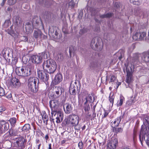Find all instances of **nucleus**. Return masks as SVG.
Masks as SVG:
<instances>
[{"label":"nucleus","instance_id":"1","mask_svg":"<svg viewBox=\"0 0 149 149\" xmlns=\"http://www.w3.org/2000/svg\"><path fill=\"white\" fill-rule=\"evenodd\" d=\"M79 116L75 114H71L69 115L64 120L65 125L68 126H74L76 129V126L79 123Z\"/></svg>","mask_w":149,"mask_h":149},{"label":"nucleus","instance_id":"2","mask_svg":"<svg viewBox=\"0 0 149 149\" xmlns=\"http://www.w3.org/2000/svg\"><path fill=\"white\" fill-rule=\"evenodd\" d=\"M42 67L44 69L46 70L50 74L54 73L57 68L56 62L52 59H48L43 63Z\"/></svg>","mask_w":149,"mask_h":149},{"label":"nucleus","instance_id":"3","mask_svg":"<svg viewBox=\"0 0 149 149\" xmlns=\"http://www.w3.org/2000/svg\"><path fill=\"white\" fill-rule=\"evenodd\" d=\"M38 80L35 77H30L28 80V86L31 92L36 93L38 89Z\"/></svg>","mask_w":149,"mask_h":149},{"label":"nucleus","instance_id":"4","mask_svg":"<svg viewBox=\"0 0 149 149\" xmlns=\"http://www.w3.org/2000/svg\"><path fill=\"white\" fill-rule=\"evenodd\" d=\"M52 116L50 118L51 120H56L57 123H60L63 119V114L60 112L52 111L51 112Z\"/></svg>","mask_w":149,"mask_h":149},{"label":"nucleus","instance_id":"5","mask_svg":"<svg viewBox=\"0 0 149 149\" xmlns=\"http://www.w3.org/2000/svg\"><path fill=\"white\" fill-rule=\"evenodd\" d=\"M146 136H149V130L148 129V130L146 125H143L141 126L139 136V139L142 145L143 139L146 138Z\"/></svg>","mask_w":149,"mask_h":149},{"label":"nucleus","instance_id":"6","mask_svg":"<svg viewBox=\"0 0 149 149\" xmlns=\"http://www.w3.org/2000/svg\"><path fill=\"white\" fill-rule=\"evenodd\" d=\"M34 67L33 64L28 65L26 67H23V76H27L30 75L31 72L33 70Z\"/></svg>","mask_w":149,"mask_h":149},{"label":"nucleus","instance_id":"7","mask_svg":"<svg viewBox=\"0 0 149 149\" xmlns=\"http://www.w3.org/2000/svg\"><path fill=\"white\" fill-rule=\"evenodd\" d=\"M101 43L100 39L98 37L93 38L91 40V46L93 49H98Z\"/></svg>","mask_w":149,"mask_h":149},{"label":"nucleus","instance_id":"8","mask_svg":"<svg viewBox=\"0 0 149 149\" xmlns=\"http://www.w3.org/2000/svg\"><path fill=\"white\" fill-rule=\"evenodd\" d=\"M146 35V33L145 32H136L133 36L132 38L135 40H142L144 39Z\"/></svg>","mask_w":149,"mask_h":149},{"label":"nucleus","instance_id":"9","mask_svg":"<svg viewBox=\"0 0 149 149\" xmlns=\"http://www.w3.org/2000/svg\"><path fill=\"white\" fill-rule=\"evenodd\" d=\"M80 87L78 88L76 84L71 85L69 89L70 93V94L73 95H75L76 93H79L80 91Z\"/></svg>","mask_w":149,"mask_h":149},{"label":"nucleus","instance_id":"10","mask_svg":"<svg viewBox=\"0 0 149 149\" xmlns=\"http://www.w3.org/2000/svg\"><path fill=\"white\" fill-rule=\"evenodd\" d=\"M11 52V49L9 48H4L2 51V53L3 55V57L5 59L8 60L9 62H11V56H9L10 53Z\"/></svg>","mask_w":149,"mask_h":149},{"label":"nucleus","instance_id":"11","mask_svg":"<svg viewBox=\"0 0 149 149\" xmlns=\"http://www.w3.org/2000/svg\"><path fill=\"white\" fill-rule=\"evenodd\" d=\"M25 142H26V140L22 137L18 138L16 141V143L19 147V149H23L25 148Z\"/></svg>","mask_w":149,"mask_h":149},{"label":"nucleus","instance_id":"12","mask_svg":"<svg viewBox=\"0 0 149 149\" xmlns=\"http://www.w3.org/2000/svg\"><path fill=\"white\" fill-rule=\"evenodd\" d=\"M30 60L32 63L38 64L42 62V57L38 55H33L31 57Z\"/></svg>","mask_w":149,"mask_h":149},{"label":"nucleus","instance_id":"13","mask_svg":"<svg viewBox=\"0 0 149 149\" xmlns=\"http://www.w3.org/2000/svg\"><path fill=\"white\" fill-rule=\"evenodd\" d=\"M10 85L13 88H17L20 87V83L18 79L14 77L12 78L11 80Z\"/></svg>","mask_w":149,"mask_h":149},{"label":"nucleus","instance_id":"14","mask_svg":"<svg viewBox=\"0 0 149 149\" xmlns=\"http://www.w3.org/2000/svg\"><path fill=\"white\" fill-rule=\"evenodd\" d=\"M130 70L128 69V68L127 67L126 68V70L127 72V77L126 82L128 84H130L132 81V75L131 73L132 69L131 68Z\"/></svg>","mask_w":149,"mask_h":149},{"label":"nucleus","instance_id":"15","mask_svg":"<svg viewBox=\"0 0 149 149\" xmlns=\"http://www.w3.org/2000/svg\"><path fill=\"white\" fill-rule=\"evenodd\" d=\"M63 80L62 75L60 73L57 74L55 76L53 81V84L57 85L61 82Z\"/></svg>","mask_w":149,"mask_h":149},{"label":"nucleus","instance_id":"16","mask_svg":"<svg viewBox=\"0 0 149 149\" xmlns=\"http://www.w3.org/2000/svg\"><path fill=\"white\" fill-rule=\"evenodd\" d=\"M63 89L60 87L56 86L54 89L55 97H57L62 94Z\"/></svg>","mask_w":149,"mask_h":149},{"label":"nucleus","instance_id":"17","mask_svg":"<svg viewBox=\"0 0 149 149\" xmlns=\"http://www.w3.org/2000/svg\"><path fill=\"white\" fill-rule=\"evenodd\" d=\"M118 140L115 139L108 143V146L110 149H115Z\"/></svg>","mask_w":149,"mask_h":149},{"label":"nucleus","instance_id":"18","mask_svg":"<svg viewBox=\"0 0 149 149\" xmlns=\"http://www.w3.org/2000/svg\"><path fill=\"white\" fill-rule=\"evenodd\" d=\"M142 60L146 63L149 62V51L143 53L141 55Z\"/></svg>","mask_w":149,"mask_h":149},{"label":"nucleus","instance_id":"19","mask_svg":"<svg viewBox=\"0 0 149 149\" xmlns=\"http://www.w3.org/2000/svg\"><path fill=\"white\" fill-rule=\"evenodd\" d=\"M65 112L67 114H69L71 112L72 109L71 105L69 103H66L63 106Z\"/></svg>","mask_w":149,"mask_h":149},{"label":"nucleus","instance_id":"20","mask_svg":"<svg viewBox=\"0 0 149 149\" xmlns=\"http://www.w3.org/2000/svg\"><path fill=\"white\" fill-rule=\"evenodd\" d=\"M0 125L2 127V128L3 127V130L4 132L9 129V125L8 123L4 120L0 121Z\"/></svg>","mask_w":149,"mask_h":149},{"label":"nucleus","instance_id":"21","mask_svg":"<svg viewBox=\"0 0 149 149\" xmlns=\"http://www.w3.org/2000/svg\"><path fill=\"white\" fill-rule=\"evenodd\" d=\"M49 104L51 108H57L58 106V102L56 100H52L50 101Z\"/></svg>","mask_w":149,"mask_h":149},{"label":"nucleus","instance_id":"22","mask_svg":"<svg viewBox=\"0 0 149 149\" xmlns=\"http://www.w3.org/2000/svg\"><path fill=\"white\" fill-rule=\"evenodd\" d=\"M11 130L9 129L8 132L5 134L3 137L2 139L4 141L8 140L11 135H12V133H10Z\"/></svg>","mask_w":149,"mask_h":149},{"label":"nucleus","instance_id":"23","mask_svg":"<svg viewBox=\"0 0 149 149\" xmlns=\"http://www.w3.org/2000/svg\"><path fill=\"white\" fill-rule=\"evenodd\" d=\"M42 35V32L40 30H34L33 36L36 38H41Z\"/></svg>","mask_w":149,"mask_h":149},{"label":"nucleus","instance_id":"24","mask_svg":"<svg viewBox=\"0 0 149 149\" xmlns=\"http://www.w3.org/2000/svg\"><path fill=\"white\" fill-rule=\"evenodd\" d=\"M23 67H18L16 68V74L19 76H23Z\"/></svg>","mask_w":149,"mask_h":149},{"label":"nucleus","instance_id":"25","mask_svg":"<svg viewBox=\"0 0 149 149\" xmlns=\"http://www.w3.org/2000/svg\"><path fill=\"white\" fill-rule=\"evenodd\" d=\"M85 99L86 100L85 102L87 103L88 102L89 103H92L95 100L94 97L92 94H89L88 97L85 98Z\"/></svg>","mask_w":149,"mask_h":149},{"label":"nucleus","instance_id":"26","mask_svg":"<svg viewBox=\"0 0 149 149\" xmlns=\"http://www.w3.org/2000/svg\"><path fill=\"white\" fill-rule=\"evenodd\" d=\"M15 24L17 26H20L22 24L21 19L19 16H16L15 18Z\"/></svg>","mask_w":149,"mask_h":149},{"label":"nucleus","instance_id":"27","mask_svg":"<svg viewBox=\"0 0 149 149\" xmlns=\"http://www.w3.org/2000/svg\"><path fill=\"white\" fill-rule=\"evenodd\" d=\"M56 30V27L53 26L50 27L49 30V34L52 36H54V32H55Z\"/></svg>","mask_w":149,"mask_h":149},{"label":"nucleus","instance_id":"28","mask_svg":"<svg viewBox=\"0 0 149 149\" xmlns=\"http://www.w3.org/2000/svg\"><path fill=\"white\" fill-rule=\"evenodd\" d=\"M124 51L123 50H119V52L116 53L117 58L120 60L122 58V57L124 55Z\"/></svg>","mask_w":149,"mask_h":149},{"label":"nucleus","instance_id":"29","mask_svg":"<svg viewBox=\"0 0 149 149\" xmlns=\"http://www.w3.org/2000/svg\"><path fill=\"white\" fill-rule=\"evenodd\" d=\"M31 129L30 125L29 124H25L22 128V130L24 132L29 131Z\"/></svg>","mask_w":149,"mask_h":149},{"label":"nucleus","instance_id":"30","mask_svg":"<svg viewBox=\"0 0 149 149\" xmlns=\"http://www.w3.org/2000/svg\"><path fill=\"white\" fill-rule=\"evenodd\" d=\"M69 52L70 57H71L72 54L73 55H74L75 52V49L74 48L73 46H71L69 47Z\"/></svg>","mask_w":149,"mask_h":149},{"label":"nucleus","instance_id":"31","mask_svg":"<svg viewBox=\"0 0 149 149\" xmlns=\"http://www.w3.org/2000/svg\"><path fill=\"white\" fill-rule=\"evenodd\" d=\"M149 125V116L146 115L143 119V124L145 125Z\"/></svg>","mask_w":149,"mask_h":149},{"label":"nucleus","instance_id":"32","mask_svg":"<svg viewBox=\"0 0 149 149\" xmlns=\"http://www.w3.org/2000/svg\"><path fill=\"white\" fill-rule=\"evenodd\" d=\"M113 14L111 13H108L107 14H104L102 15H100V17L102 18H110L113 15Z\"/></svg>","mask_w":149,"mask_h":149},{"label":"nucleus","instance_id":"33","mask_svg":"<svg viewBox=\"0 0 149 149\" xmlns=\"http://www.w3.org/2000/svg\"><path fill=\"white\" fill-rule=\"evenodd\" d=\"M84 110L85 112H88L90 110L89 103L85 102L84 105Z\"/></svg>","mask_w":149,"mask_h":149},{"label":"nucleus","instance_id":"34","mask_svg":"<svg viewBox=\"0 0 149 149\" xmlns=\"http://www.w3.org/2000/svg\"><path fill=\"white\" fill-rule=\"evenodd\" d=\"M42 78H41V79L42 81L45 82L47 81L49 78V75L45 72V74L43 75V76H42Z\"/></svg>","mask_w":149,"mask_h":149},{"label":"nucleus","instance_id":"35","mask_svg":"<svg viewBox=\"0 0 149 149\" xmlns=\"http://www.w3.org/2000/svg\"><path fill=\"white\" fill-rule=\"evenodd\" d=\"M42 117L44 122L45 123V122H46L47 123L48 120V117L47 115L45 112L43 113V114L42 115Z\"/></svg>","mask_w":149,"mask_h":149},{"label":"nucleus","instance_id":"36","mask_svg":"<svg viewBox=\"0 0 149 149\" xmlns=\"http://www.w3.org/2000/svg\"><path fill=\"white\" fill-rule=\"evenodd\" d=\"M141 0H130V2L135 5H139L141 3Z\"/></svg>","mask_w":149,"mask_h":149},{"label":"nucleus","instance_id":"37","mask_svg":"<svg viewBox=\"0 0 149 149\" xmlns=\"http://www.w3.org/2000/svg\"><path fill=\"white\" fill-rule=\"evenodd\" d=\"M44 71L42 70H39L37 72L38 77L39 78L41 79L42 78L43 75L45 74Z\"/></svg>","mask_w":149,"mask_h":149},{"label":"nucleus","instance_id":"38","mask_svg":"<svg viewBox=\"0 0 149 149\" xmlns=\"http://www.w3.org/2000/svg\"><path fill=\"white\" fill-rule=\"evenodd\" d=\"M12 126L15 125L16 121V118H12L10 119L9 120Z\"/></svg>","mask_w":149,"mask_h":149},{"label":"nucleus","instance_id":"39","mask_svg":"<svg viewBox=\"0 0 149 149\" xmlns=\"http://www.w3.org/2000/svg\"><path fill=\"white\" fill-rule=\"evenodd\" d=\"M17 62V57H15L14 58H13L12 62H11V64L13 67V66H15V65Z\"/></svg>","mask_w":149,"mask_h":149},{"label":"nucleus","instance_id":"40","mask_svg":"<svg viewBox=\"0 0 149 149\" xmlns=\"http://www.w3.org/2000/svg\"><path fill=\"white\" fill-rule=\"evenodd\" d=\"M97 62L93 61L91 63L90 66L91 68H94L97 67Z\"/></svg>","mask_w":149,"mask_h":149},{"label":"nucleus","instance_id":"41","mask_svg":"<svg viewBox=\"0 0 149 149\" xmlns=\"http://www.w3.org/2000/svg\"><path fill=\"white\" fill-rule=\"evenodd\" d=\"M123 118V116H121L119 117H118L117 118L115 119L116 121H117V124H116L115 125L116 126H118L119 124L120 123V122Z\"/></svg>","mask_w":149,"mask_h":149},{"label":"nucleus","instance_id":"42","mask_svg":"<svg viewBox=\"0 0 149 149\" xmlns=\"http://www.w3.org/2000/svg\"><path fill=\"white\" fill-rule=\"evenodd\" d=\"M111 93H110V95L109 97V100L110 101V102L111 103L112 106L113 105V102H114V97L113 96V95L112 96H111Z\"/></svg>","mask_w":149,"mask_h":149},{"label":"nucleus","instance_id":"43","mask_svg":"<svg viewBox=\"0 0 149 149\" xmlns=\"http://www.w3.org/2000/svg\"><path fill=\"white\" fill-rule=\"evenodd\" d=\"M38 18L37 17H34L32 19V24L33 25L35 24H38Z\"/></svg>","mask_w":149,"mask_h":149},{"label":"nucleus","instance_id":"44","mask_svg":"<svg viewBox=\"0 0 149 149\" xmlns=\"http://www.w3.org/2000/svg\"><path fill=\"white\" fill-rule=\"evenodd\" d=\"M5 94L4 89L0 86V96H3Z\"/></svg>","mask_w":149,"mask_h":149},{"label":"nucleus","instance_id":"45","mask_svg":"<svg viewBox=\"0 0 149 149\" xmlns=\"http://www.w3.org/2000/svg\"><path fill=\"white\" fill-rule=\"evenodd\" d=\"M124 100V97L120 98V101L119 102H118L117 103V105L118 106H121L123 104V102Z\"/></svg>","mask_w":149,"mask_h":149},{"label":"nucleus","instance_id":"46","mask_svg":"<svg viewBox=\"0 0 149 149\" xmlns=\"http://www.w3.org/2000/svg\"><path fill=\"white\" fill-rule=\"evenodd\" d=\"M141 12V11L140 9L138 8L134 10V13L135 15L138 16L140 15Z\"/></svg>","mask_w":149,"mask_h":149},{"label":"nucleus","instance_id":"47","mask_svg":"<svg viewBox=\"0 0 149 149\" xmlns=\"http://www.w3.org/2000/svg\"><path fill=\"white\" fill-rule=\"evenodd\" d=\"M139 56L137 54H135L134 55L133 57V60L134 62H137L139 61Z\"/></svg>","mask_w":149,"mask_h":149},{"label":"nucleus","instance_id":"48","mask_svg":"<svg viewBox=\"0 0 149 149\" xmlns=\"http://www.w3.org/2000/svg\"><path fill=\"white\" fill-rule=\"evenodd\" d=\"M143 139V140H144L146 141V144L149 147V135L148 136H146Z\"/></svg>","mask_w":149,"mask_h":149},{"label":"nucleus","instance_id":"49","mask_svg":"<svg viewBox=\"0 0 149 149\" xmlns=\"http://www.w3.org/2000/svg\"><path fill=\"white\" fill-rule=\"evenodd\" d=\"M17 0H8V3L10 5H13L15 3Z\"/></svg>","mask_w":149,"mask_h":149},{"label":"nucleus","instance_id":"50","mask_svg":"<svg viewBox=\"0 0 149 149\" xmlns=\"http://www.w3.org/2000/svg\"><path fill=\"white\" fill-rule=\"evenodd\" d=\"M41 55L43 58L44 59H47L48 58V56L47 53L45 52H43L41 53Z\"/></svg>","mask_w":149,"mask_h":149},{"label":"nucleus","instance_id":"51","mask_svg":"<svg viewBox=\"0 0 149 149\" xmlns=\"http://www.w3.org/2000/svg\"><path fill=\"white\" fill-rule=\"evenodd\" d=\"M78 146L80 149H83L84 144L82 141L79 142L78 143Z\"/></svg>","mask_w":149,"mask_h":149},{"label":"nucleus","instance_id":"52","mask_svg":"<svg viewBox=\"0 0 149 149\" xmlns=\"http://www.w3.org/2000/svg\"><path fill=\"white\" fill-rule=\"evenodd\" d=\"M58 34L59 33H58V31L57 30H56L54 33V36H52L53 37V38H54L58 39L59 38L58 37Z\"/></svg>","mask_w":149,"mask_h":149},{"label":"nucleus","instance_id":"53","mask_svg":"<svg viewBox=\"0 0 149 149\" xmlns=\"http://www.w3.org/2000/svg\"><path fill=\"white\" fill-rule=\"evenodd\" d=\"M22 61L24 63L26 64L27 63L28 61H29L28 58H26L25 56H24L22 57Z\"/></svg>","mask_w":149,"mask_h":149},{"label":"nucleus","instance_id":"54","mask_svg":"<svg viewBox=\"0 0 149 149\" xmlns=\"http://www.w3.org/2000/svg\"><path fill=\"white\" fill-rule=\"evenodd\" d=\"M68 5L71 8L74 7L75 5V3L73 1H71L69 3Z\"/></svg>","mask_w":149,"mask_h":149},{"label":"nucleus","instance_id":"55","mask_svg":"<svg viewBox=\"0 0 149 149\" xmlns=\"http://www.w3.org/2000/svg\"><path fill=\"white\" fill-rule=\"evenodd\" d=\"M10 24V22L9 20L6 21L4 23V26L6 27H7Z\"/></svg>","mask_w":149,"mask_h":149},{"label":"nucleus","instance_id":"56","mask_svg":"<svg viewBox=\"0 0 149 149\" xmlns=\"http://www.w3.org/2000/svg\"><path fill=\"white\" fill-rule=\"evenodd\" d=\"M104 113L103 114V116H102V118H106L108 115L109 112L107 110H104Z\"/></svg>","mask_w":149,"mask_h":149},{"label":"nucleus","instance_id":"57","mask_svg":"<svg viewBox=\"0 0 149 149\" xmlns=\"http://www.w3.org/2000/svg\"><path fill=\"white\" fill-rule=\"evenodd\" d=\"M21 40L22 41L26 42L28 41V38L26 36H23L21 37Z\"/></svg>","mask_w":149,"mask_h":149},{"label":"nucleus","instance_id":"58","mask_svg":"<svg viewBox=\"0 0 149 149\" xmlns=\"http://www.w3.org/2000/svg\"><path fill=\"white\" fill-rule=\"evenodd\" d=\"M116 78L115 76L113 75H111V76L110 78V81L109 82H113L116 79Z\"/></svg>","mask_w":149,"mask_h":149},{"label":"nucleus","instance_id":"59","mask_svg":"<svg viewBox=\"0 0 149 149\" xmlns=\"http://www.w3.org/2000/svg\"><path fill=\"white\" fill-rule=\"evenodd\" d=\"M130 100V101L132 103V104L134 103L136 101L135 96L134 95V97L133 96L131 97Z\"/></svg>","mask_w":149,"mask_h":149},{"label":"nucleus","instance_id":"60","mask_svg":"<svg viewBox=\"0 0 149 149\" xmlns=\"http://www.w3.org/2000/svg\"><path fill=\"white\" fill-rule=\"evenodd\" d=\"M115 131L116 132H121L123 131V129L121 128H116Z\"/></svg>","mask_w":149,"mask_h":149},{"label":"nucleus","instance_id":"61","mask_svg":"<svg viewBox=\"0 0 149 149\" xmlns=\"http://www.w3.org/2000/svg\"><path fill=\"white\" fill-rule=\"evenodd\" d=\"M12 27V26L10 27V28L11 29V30L10 31H9V29L7 30L8 33L10 35H11L13 33V31L11 29V28Z\"/></svg>","mask_w":149,"mask_h":149},{"label":"nucleus","instance_id":"62","mask_svg":"<svg viewBox=\"0 0 149 149\" xmlns=\"http://www.w3.org/2000/svg\"><path fill=\"white\" fill-rule=\"evenodd\" d=\"M114 6H116L117 8H118L120 6V3L117 2H115L114 4Z\"/></svg>","mask_w":149,"mask_h":149},{"label":"nucleus","instance_id":"63","mask_svg":"<svg viewBox=\"0 0 149 149\" xmlns=\"http://www.w3.org/2000/svg\"><path fill=\"white\" fill-rule=\"evenodd\" d=\"M5 132L3 130V128L0 125V136L3 133Z\"/></svg>","mask_w":149,"mask_h":149},{"label":"nucleus","instance_id":"64","mask_svg":"<svg viewBox=\"0 0 149 149\" xmlns=\"http://www.w3.org/2000/svg\"><path fill=\"white\" fill-rule=\"evenodd\" d=\"M132 103L130 101V100L127 101L126 102V104L128 106H130L132 104Z\"/></svg>","mask_w":149,"mask_h":149}]
</instances>
